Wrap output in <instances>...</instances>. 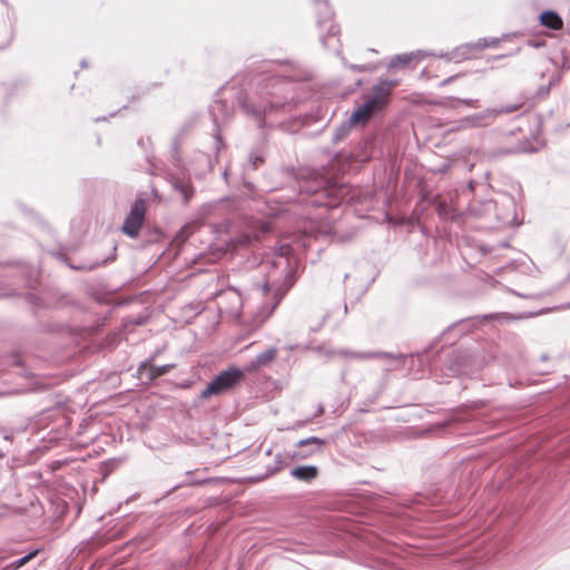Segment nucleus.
Masks as SVG:
<instances>
[{
  "mask_svg": "<svg viewBox=\"0 0 570 570\" xmlns=\"http://www.w3.org/2000/svg\"><path fill=\"white\" fill-rule=\"evenodd\" d=\"M147 205L142 198H137L131 205L129 214L126 216L121 230L125 235L136 238L145 220Z\"/></svg>",
  "mask_w": 570,
  "mask_h": 570,
  "instance_id": "423d86ee",
  "label": "nucleus"
},
{
  "mask_svg": "<svg viewBox=\"0 0 570 570\" xmlns=\"http://www.w3.org/2000/svg\"><path fill=\"white\" fill-rule=\"evenodd\" d=\"M297 186L301 195H314L321 191V189L323 188V181L317 179L298 180Z\"/></svg>",
  "mask_w": 570,
  "mask_h": 570,
  "instance_id": "a211bd4d",
  "label": "nucleus"
},
{
  "mask_svg": "<svg viewBox=\"0 0 570 570\" xmlns=\"http://www.w3.org/2000/svg\"><path fill=\"white\" fill-rule=\"evenodd\" d=\"M326 441L318 436H308L299 440L296 449L289 454L293 460H306L315 454L322 453Z\"/></svg>",
  "mask_w": 570,
  "mask_h": 570,
  "instance_id": "0eeeda50",
  "label": "nucleus"
},
{
  "mask_svg": "<svg viewBox=\"0 0 570 570\" xmlns=\"http://www.w3.org/2000/svg\"><path fill=\"white\" fill-rule=\"evenodd\" d=\"M488 209H493L498 222L511 225L517 222V203L513 196L501 194L494 200L487 204Z\"/></svg>",
  "mask_w": 570,
  "mask_h": 570,
  "instance_id": "39448f33",
  "label": "nucleus"
},
{
  "mask_svg": "<svg viewBox=\"0 0 570 570\" xmlns=\"http://www.w3.org/2000/svg\"><path fill=\"white\" fill-rule=\"evenodd\" d=\"M220 108H223V104H219V102H216L215 107H213V115H214L215 120H217V115H216V112H217V110H218V109H220Z\"/></svg>",
  "mask_w": 570,
  "mask_h": 570,
  "instance_id": "bb28decb",
  "label": "nucleus"
},
{
  "mask_svg": "<svg viewBox=\"0 0 570 570\" xmlns=\"http://www.w3.org/2000/svg\"><path fill=\"white\" fill-rule=\"evenodd\" d=\"M277 355V348L276 347H269L265 350L264 352L256 355L254 360H252L247 365V371H256L261 367L267 366L269 363H272Z\"/></svg>",
  "mask_w": 570,
  "mask_h": 570,
  "instance_id": "2eb2a0df",
  "label": "nucleus"
},
{
  "mask_svg": "<svg viewBox=\"0 0 570 570\" xmlns=\"http://www.w3.org/2000/svg\"><path fill=\"white\" fill-rule=\"evenodd\" d=\"M450 101H458L466 107L476 108L479 106L478 99H458V98H449Z\"/></svg>",
  "mask_w": 570,
  "mask_h": 570,
  "instance_id": "393cba45",
  "label": "nucleus"
},
{
  "mask_svg": "<svg viewBox=\"0 0 570 570\" xmlns=\"http://www.w3.org/2000/svg\"><path fill=\"white\" fill-rule=\"evenodd\" d=\"M281 275L283 277L282 281L276 278L274 274L269 273L267 279L262 285V292L264 295L269 293L272 294L271 301L262 305L261 313L263 314V321L272 315L283 297L295 283V277L287 259H285V265L282 268Z\"/></svg>",
  "mask_w": 570,
  "mask_h": 570,
  "instance_id": "f03ea898",
  "label": "nucleus"
},
{
  "mask_svg": "<svg viewBox=\"0 0 570 570\" xmlns=\"http://www.w3.org/2000/svg\"><path fill=\"white\" fill-rule=\"evenodd\" d=\"M281 468H282V465H279V466L275 468V469L273 470V472H275V471H277V470H281Z\"/></svg>",
  "mask_w": 570,
  "mask_h": 570,
  "instance_id": "72a5a7b5",
  "label": "nucleus"
},
{
  "mask_svg": "<svg viewBox=\"0 0 570 570\" xmlns=\"http://www.w3.org/2000/svg\"><path fill=\"white\" fill-rule=\"evenodd\" d=\"M397 86L396 80H380L372 88V94L367 95L371 97L377 105L386 106L389 98L391 96L392 89Z\"/></svg>",
  "mask_w": 570,
  "mask_h": 570,
  "instance_id": "f8f14e48",
  "label": "nucleus"
},
{
  "mask_svg": "<svg viewBox=\"0 0 570 570\" xmlns=\"http://www.w3.org/2000/svg\"><path fill=\"white\" fill-rule=\"evenodd\" d=\"M498 43H499V39H497V38H492L491 40H488L484 38V39H480L475 43L463 45L462 47L456 48L451 53L438 55V57L444 58L448 61L453 60L456 57H460V59H469L471 56L472 49L482 50L488 47H495V46H498Z\"/></svg>",
  "mask_w": 570,
  "mask_h": 570,
  "instance_id": "6e6552de",
  "label": "nucleus"
},
{
  "mask_svg": "<svg viewBox=\"0 0 570 570\" xmlns=\"http://www.w3.org/2000/svg\"><path fill=\"white\" fill-rule=\"evenodd\" d=\"M453 80V77H449L448 79L443 80V85H446Z\"/></svg>",
  "mask_w": 570,
  "mask_h": 570,
  "instance_id": "7c9ffc66",
  "label": "nucleus"
},
{
  "mask_svg": "<svg viewBox=\"0 0 570 570\" xmlns=\"http://www.w3.org/2000/svg\"><path fill=\"white\" fill-rule=\"evenodd\" d=\"M174 188L180 193L185 203L189 202L190 198L194 196V187L188 181L176 179L174 181Z\"/></svg>",
  "mask_w": 570,
  "mask_h": 570,
  "instance_id": "aec40b11",
  "label": "nucleus"
},
{
  "mask_svg": "<svg viewBox=\"0 0 570 570\" xmlns=\"http://www.w3.org/2000/svg\"><path fill=\"white\" fill-rule=\"evenodd\" d=\"M383 108L384 107L382 105H377L371 97L366 95L364 96V104L351 115V122L365 124L372 115L382 110Z\"/></svg>",
  "mask_w": 570,
  "mask_h": 570,
  "instance_id": "9b49d317",
  "label": "nucleus"
},
{
  "mask_svg": "<svg viewBox=\"0 0 570 570\" xmlns=\"http://www.w3.org/2000/svg\"><path fill=\"white\" fill-rule=\"evenodd\" d=\"M350 69L354 70V71H358V72H363V71H368L371 70L367 66L365 65H351L350 66Z\"/></svg>",
  "mask_w": 570,
  "mask_h": 570,
  "instance_id": "a878e982",
  "label": "nucleus"
},
{
  "mask_svg": "<svg viewBox=\"0 0 570 570\" xmlns=\"http://www.w3.org/2000/svg\"><path fill=\"white\" fill-rule=\"evenodd\" d=\"M383 108L384 107L382 105H377L371 97L366 95L364 96V104L351 115V122L365 124L372 115L382 110Z\"/></svg>",
  "mask_w": 570,
  "mask_h": 570,
  "instance_id": "9d476101",
  "label": "nucleus"
},
{
  "mask_svg": "<svg viewBox=\"0 0 570 570\" xmlns=\"http://www.w3.org/2000/svg\"><path fill=\"white\" fill-rule=\"evenodd\" d=\"M210 207H212V205H205L204 209H209Z\"/></svg>",
  "mask_w": 570,
  "mask_h": 570,
  "instance_id": "473e14b6",
  "label": "nucleus"
},
{
  "mask_svg": "<svg viewBox=\"0 0 570 570\" xmlns=\"http://www.w3.org/2000/svg\"><path fill=\"white\" fill-rule=\"evenodd\" d=\"M493 122V118L490 109H485L482 112L466 116L460 119L456 124V129L465 130L470 128H480L490 126Z\"/></svg>",
  "mask_w": 570,
  "mask_h": 570,
  "instance_id": "1a4fd4ad",
  "label": "nucleus"
},
{
  "mask_svg": "<svg viewBox=\"0 0 570 570\" xmlns=\"http://www.w3.org/2000/svg\"><path fill=\"white\" fill-rule=\"evenodd\" d=\"M420 53H421V51L397 55V56L392 58V60L389 63V68L393 69V68L405 67L409 63H411L416 58V56L420 55Z\"/></svg>",
  "mask_w": 570,
  "mask_h": 570,
  "instance_id": "6ab92c4d",
  "label": "nucleus"
},
{
  "mask_svg": "<svg viewBox=\"0 0 570 570\" xmlns=\"http://www.w3.org/2000/svg\"><path fill=\"white\" fill-rule=\"evenodd\" d=\"M311 204L312 205H320L321 203H320V200H312Z\"/></svg>",
  "mask_w": 570,
  "mask_h": 570,
  "instance_id": "2f4dec72",
  "label": "nucleus"
},
{
  "mask_svg": "<svg viewBox=\"0 0 570 570\" xmlns=\"http://www.w3.org/2000/svg\"><path fill=\"white\" fill-rule=\"evenodd\" d=\"M317 4V27L323 47L326 49L340 50L338 28L333 22V11L327 0H314Z\"/></svg>",
  "mask_w": 570,
  "mask_h": 570,
  "instance_id": "7ed1b4c3",
  "label": "nucleus"
},
{
  "mask_svg": "<svg viewBox=\"0 0 570 570\" xmlns=\"http://www.w3.org/2000/svg\"><path fill=\"white\" fill-rule=\"evenodd\" d=\"M324 413V406L318 405L315 416H321Z\"/></svg>",
  "mask_w": 570,
  "mask_h": 570,
  "instance_id": "cd10ccee",
  "label": "nucleus"
},
{
  "mask_svg": "<svg viewBox=\"0 0 570 570\" xmlns=\"http://www.w3.org/2000/svg\"><path fill=\"white\" fill-rule=\"evenodd\" d=\"M243 375V371L237 367H229L228 370L220 372L200 392V397L208 399L213 395H220L228 392L240 382Z\"/></svg>",
  "mask_w": 570,
  "mask_h": 570,
  "instance_id": "20e7f679",
  "label": "nucleus"
},
{
  "mask_svg": "<svg viewBox=\"0 0 570 570\" xmlns=\"http://www.w3.org/2000/svg\"><path fill=\"white\" fill-rule=\"evenodd\" d=\"M175 367V364H165V365H153L150 361L142 362L139 367L138 372L144 375V372H147V379L149 381H154L155 379L163 376L167 373H169L170 370Z\"/></svg>",
  "mask_w": 570,
  "mask_h": 570,
  "instance_id": "4468645a",
  "label": "nucleus"
},
{
  "mask_svg": "<svg viewBox=\"0 0 570 570\" xmlns=\"http://www.w3.org/2000/svg\"><path fill=\"white\" fill-rule=\"evenodd\" d=\"M523 101L517 102V104H509L499 108H489L492 115L493 120L501 115L504 114H511L514 111H518L522 108Z\"/></svg>",
  "mask_w": 570,
  "mask_h": 570,
  "instance_id": "412c9836",
  "label": "nucleus"
},
{
  "mask_svg": "<svg viewBox=\"0 0 570 570\" xmlns=\"http://www.w3.org/2000/svg\"><path fill=\"white\" fill-rule=\"evenodd\" d=\"M540 22L542 26L552 29V30H560L562 29L563 22L560 16L551 10L543 11L540 17Z\"/></svg>",
  "mask_w": 570,
  "mask_h": 570,
  "instance_id": "f3484780",
  "label": "nucleus"
},
{
  "mask_svg": "<svg viewBox=\"0 0 570 570\" xmlns=\"http://www.w3.org/2000/svg\"><path fill=\"white\" fill-rule=\"evenodd\" d=\"M342 355L345 356H353L357 358H391L396 366H401L404 363L405 356L403 354L393 355L389 352H367V353H356V352H348V351H342Z\"/></svg>",
  "mask_w": 570,
  "mask_h": 570,
  "instance_id": "ddd939ff",
  "label": "nucleus"
},
{
  "mask_svg": "<svg viewBox=\"0 0 570 570\" xmlns=\"http://www.w3.org/2000/svg\"><path fill=\"white\" fill-rule=\"evenodd\" d=\"M529 45L532 46V47H539L541 46V43L539 42H533V41H529Z\"/></svg>",
  "mask_w": 570,
  "mask_h": 570,
  "instance_id": "c756f323",
  "label": "nucleus"
},
{
  "mask_svg": "<svg viewBox=\"0 0 570 570\" xmlns=\"http://www.w3.org/2000/svg\"><path fill=\"white\" fill-rule=\"evenodd\" d=\"M291 475L303 482H312L318 475V468L316 465H299L291 471Z\"/></svg>",
  "mask_w": 570,
  "mask_h": 570,
  "instance_id": "dca6fc26",
  "label": "nucleus"
},
{
  "mask_svg": "<svg viewBox=\"0 0 570 570\" xmlns=\"http://www.w3.org/2000/svg\"><path fill=\"white\" fill-rule=\"evenodd\" d=\"M175 155L177 154V145L174 146Z\"/></svg>",
  "mask_w": 570,
  "mask_h": 570,
  "instance_id": "f704fd0d",
  "label": "nucleus"
},
{
  "mask_svg": "<svg viewBox=\"0 0 570 570\" xmlns=\"http://www.w3.org/2000/svg\"><path fill=\"white\" fill-rule=\"evenodd\" d=\"M242 110L253 117L258 127L264 126V117L276 112L294 100L291 83L284 77L258 75L249 82V89L237 94Z\"/></svg>",
  "mask_w": 570,
  "mask_h": 570,
  "instance_id": "f257e3e1",
  "label": "nucleus"
},
{
  "mask_svg": "<svg viewBox=\"0 0 570 570\" xmlns=\"http://www.w3.org/2000/svg\"><path fill=\"white\" fill-rule=\"evenodd\" d=\"M353 125H355V124L351 122V119H350L348 122H344L340 127H337L333 135V140L340 141V140L344 139L348 135L351 127Z\"/></svg>",
  "mask_w": 570,
  "mask_h": 570,
  "instance_id": "4be33fe9",
  "label": "nucleus"
},
{
  "mask_svg": "<svg viewBox=\"0 0 570 570\" xmlns=\"http://www.w3.org/2000/svg\"><path fill=\"white\" fill-rule=\"evenodd\" d=\"M263 158L256 151H253L248 156V163L252 169H257V167L263 163Z\"/></svg>",
  "mask_w": 570,
  "mask_h": 570,
  "instance_id": "b1692460",
  "label": "nucleus"
},
{
  "mask_svg": "<svg viewBox=\"0 0 570 570\" xmlns=\"http://www.w3.org/2000/svg\"><path fill=\"white\" fill-rule=\"evenodd\" d=\"M276 462H277L278 464H283V463H284V461H283V459H282V455H281V454H277V455H276Z\"/></svg>",
  "mask_w": 570,
  "mask_h": 570,
  "instance_id": "c85d7f7f",
  "label": "nucleus"
},
{
  "mask_svg": "<svg viewBox=\"0 0 570 570\" xmlns=\"http://www.w3.org/2000/svg\"><path fill=\"white\" fill-rule=\"evenodd\" d=\"M38 552H39V550L36 549V550L27 553L22 558L14 560L10 564V567L12 568V570H17V569L21 568L22 566L27 564L30 560H32L38 554Z\"/></svg>",
  "mask_w": 570,
  "mask_h": 570,
  "instance_id": "5701e85b",
  "label": "nucleus"
}]
</instances>
